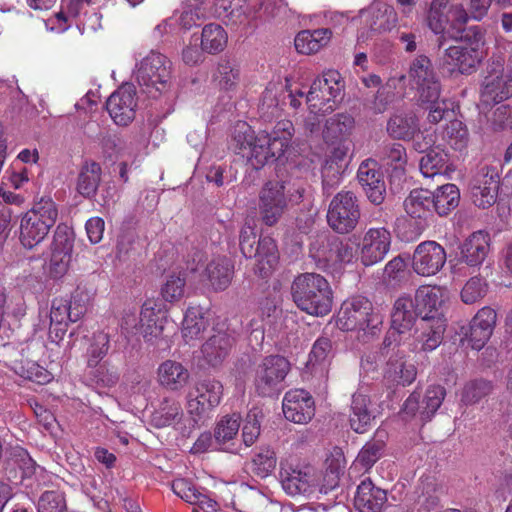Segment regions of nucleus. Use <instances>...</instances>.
Here are the masks:
<instances>
[{"label": "nucleus", "mask_w": 512, "mask_h": 512, "mask_svg": "<svg viewBox=\"0 0 512 512\" xmlns=\"http://www.w3.org/2000/svg\"><path fill=\"white\" fill-rule=\"evenodd\" d=\"M323 21L330 25L327 28L303 29L301 32H331L332 29L366 30L371 32H387L395 28L397 16L394 8L382 0L374 1L359 15L350 18L344 13L330 12L324 16H303L301 23L305 26L319 25Z\"/></svg>", "instance_id": "obj_1"}, {"label": "nucleus", "mask_w": 512, "mask_h": 512, "mask_svg": "<svg viewBox=\"0 0 512 512\" xmlns=\"http://www.w3.org/2000/svg\"><path fill=\"white\" fill-rule=\"evenodd\" d=\"M341 466L332 461L326 468L323 482L320 474L311 465L281 462L279 480L283 491L291 497L311 498L316 493L327 494L339 484Z\"/></svg>", "instance_id": "obj_2"}, {"label": "nucleus", "mask_w": 512, "mask_h": 512, "mask_svg": "<svg viewBox=\"0 0 512 512\" xmlns=\"http://www.w3.org/2000/svg\"><path fill=\"white\" fill-rule=\"evenodd\" d=\"M291 295L296 306L314 315H327L332 309V290L328 281L317 273H302L291 284Z\"/></svg>", "instance_id": "obj_3"}, {"label": "nucleus", "mask_w": 512, "mask_h": 512, "mask_svg": "<svg viewBox=\"0 0 512 512\" xmlns=\"http://www.w3.org/2000/svg\"><path fill=\"white\" fill-rule=\"evenodd\" d=\"M95 290L90 287L78 285L70 300L55 298L50 308V337L62 340L69 323L79 321L87 312L88 306L94 298Z\"/></svg>", "instance_id": "obj_4"}, {"label": "nucleus", "mask_w": 512, "mask_h": 512, "mask_svg": "<svg viewBox=\"0 0 512 512\" xmlns=\"http://www.w3.org/2000/svg\"><path fill=\"white\" fill-rule=\"evenodd\" d=\"M58 206L51 197H41L20 221V242L28 249L41 243L58 219Z\"/></svg>", "instance_id": "obj_5"}, {"label": "nucleus", "mask_w": 512, "mask_h": 512, "mask_svg": "<svg viewBox=\"0 0 512 512\" xmlns=\"http://www.w3.org/2000/svg\"><path fill=\"white\" fill-rule=\"evenodd\" d=\"M336 324L343 331H363L373 336L380 330L383 316L367 298L358 296L342 304Z\"/></svg>", "instance_id": "obj_6"}, {"label": "nucleus", "mask_w": 512, "mask_h": 512, "mask_svg": "<svg viewBox=\"0 0 512 512\" xmlns=\"http://www.w3.org/2000/svg\"><path fill=\"white\" fill-rule=\"evenodd\" d=\"M293 135L294 126L289 120L279 121L271 134L260 132L252 148L251 165L259 169L270 160L279 159L290 146Z\"/></svg>", "instance_id": "obj_7"}, {"label": "nucleus", "mask_w": 512, "mask_h": 512, "mask_svg": "<svg viewBox=\"0 0 512 512\" xmlns=\"http://www.w3.org/2000/svg\"><path fill=\"white\" fill-rule=\"evenodd\" d=\"M309 255L319 269L327 270L338 265L352 263L355 250L348 240L328 233L314 237L309 247Z\"/></svg>", "instance_id": "obj_8"}, {"label": "nucleus", "mask_w": 512, "mask_h": 512, "mask_svg": "<svg viewBox=\"0 0 512 512\" xmlns=\"http://www.w3.org/2000/svg\"><path fill=\"white\" fill-rule=\"evenodd\" d=\"M207 0H183L181 9L175 10L173 15L165 19L162 23L155 27L156 32L162 30H193L201 29V32H221L224 26L216 21H211L204 14L200 13V9L205 5Z\"/></svg>", "instance_id": "obj_9"}, {"label": "nucleus", "mask_w": 512, "mask_h": 512, "mask_svg": "<svg viewBox=\"0 0 512 512\" xmlns=\"http://www.w3.org/2000/svg\"><path fill=\"white\" fill-rule=\"evenodd\" d=\"M170 77V62L163 54L155 51L142 59L136 71L139 85L152 98L167 89Z\"/></svg>", "instance_id": "obj_10"}, {"label": "nucleus", "mask_w": 512, "mask_h": 512, "mask_svg": "<svg viewBox=\"0 0 512 512\" xmlns=\"http://www.w3.org/2000/svg\"><path fill=\"white\" fill-rule=\"evenodd\" d=\"M343 82L337 70H327L321 77L316 78L306 95V103L311 113L333 111L338 97L343 90Z\"/></svg>", "instance_id": "obj_11"}, {"label": "nucleus", "mask_w": 512, "mask_h": 512, "mask_svg": "<svg viewBox=\"0 0 512 512\" xmlns=\"http://www.w3.org/2000/svg\"><path fill=\"white\" fill-rule=\"evenodd\" d=\"M360 219V208L355 194L341 191L331 200L327 211V223L338 234L352 232Z\"/></svg>", "instance_id": "obj_12"}, {"label": "nucleus", "mask_w": 512, "mask_h": 512, "mask_svg": "<svg viewBox=\"0 0 512 512\" xmlns=\"http://www.w3.org/2000/svg\"><path fill=\"white\" fill-rule=\"evenodd\" d=\"M483 34H466L453 38L454 44L446 48V55L462 74L471 73L486 56Z\"/></svg>", "instance_id": "obj_13"}, {"label": "nucleus", "mask_w": 512, "mask_h": 512, "mask_svg": "<svg viewBox=\"0 0 512 512\" xmlns=\"http://www.w3.org/2000/svg\"><path fill=\"white\" fill-rule=\"evenodd\" d=\"M290 370L289 361L280 355H271L258 365L255 375V389L261 396H272L280 389Z\"/></svg>", "instance_id": "obj_14"}, {"label": "nucleus", "mask_w": 512, "mask_h": 512, "mask_svg": "<svg viewBox=\"0 0 512 512\" xmlns=\"http://www.w3.org/2000/svg\"><path fill=\"white\" fill-rule=\"evenodd\" d=\"M485 102H502L512 97V74L504 71L502 58L493 59L487 66V74L481 87Z\"/></svg>", "instance_id": "obj_15"}, {"label": "nucleus", "mask_w": 512, "mask_h": 512, "mask_svg": "<svg viewBox=\"0 0 512 512\" xmlns=\"http://www.w3.org/2000/svg\"><path fill=\"white\" fill-rule=\"evenodd\" d=\"M409 78L417 90L419 101H432L439 98L441 84L428 57L422 55L412 61Z\"/></svg>", "instance_id": "obj_16"}, {"label": "nucleus", "mask_w": 512, "mask_h": 512, "mask_svg": "<svg viewBox=\"0 0 512 512\" xmlns=\"http://www.w3.org/2000/svg\"><path fill=\"white\" fill-rule=\"evenodd\" d=\"M446 390L441 385H431L420 400V395L413 392L404 402L401 410L404 418L418 416L420 421L426 423L432 419L443 403Z\"/></svg>", "instance_id": "obj_17"}, {"label": "nucleus", "mask_w": 512, "mask_h": 512, "mask_svg": "<svg viewBox=\"0 0 512 512\" xmlns=\"http://www.w3.org/2000/svg\"><path fill=\"white\" fill-rule=\"evenodd\" d=\"M418 316V309L409 295L397 298L391 313V328L383 341L385 348L398 345L400 335L412 328Z\"/></svg>", "instance_id": "obj_18"}, {"label": "nucleus", "mask_w": 512, "mask_h": 512, "mask_svg": "<svg viewBox=\"0 0 512 512\" xmlns=\"http://www.w3.org/2000/svg\"><path fill=\"white\" fill-rule=\"evenodd\" d=\"M448 0H433L428 13V26L432 32H445L447 24L456 32H464V25L469 20L466 10L461 5H452L447 9Z\"/></svg>", "instance_id": "obj_19"}, {"label": "nucleus", "mask_w": 512, "mask_h": 512, "mask_svg": "<svg viewBox=\"0 0 512 512\" xmlns=\"http://www.w3.org/2000/svg\"><path fill=\"white\" fill-rule=\"evenodd\" d=\"M222 384L214 379L198 381L187 395V411L193 417H201L221 400Z\"/></svg>", "instance_id": "obj_20"}, {"label": "nucleus", "mask_w": 512, "mask_h": 512, "mask_svg": "<svg viewBox=\"0 0 512 512\" xmlns=\"http://www.w3.org/2000/svg\"><path fill=\"white\" fill-rule=\"evenodd\" d=\"M259 198V213L262 221L268 226L276 224L287 206L283 183L267 182Z\"/></svg>", "instance_id": "obj_21"}, {"label": "nucleus", "mask_w": 512, "mask_h": 512, "mask_svg": "<svg viewBox=\"0 0 512 512\" xmlns=\"http://www.w3.org/2000/svg\"><path fill=\"white\" fill-rule=\"evenodd\" d=\"M445 249L435 241L417 245L412 258V268L421 276L436 275L446 263Z\"/></svg>", "instance_id": "obj_22"}, {"label": "nucleus", "mask_w": 512, "mask_h": 512, "mask_svg": "<svg viewBox=\"0 0 512 512\" xmlns=\"http://www.w3.org/2000/svg\"><path fill=\"white\" fill-rule=\"evenodd\" d=\"M136 90L132 84L120 86L106 101V109L117 125L126 126L135 118Z\"/></svg>", "instance_id": "obj_23"}, {"label": "nucleus", "mask_w": 512, "mask_h": 512, "mask_svg": "<svg viewBox=\"0 0 512 512\" xmlns=\"http://www.w3.org/2000/svg\"><path fill=\"white\" fill-rule=\"evenodd\" d=\"M392 236L384 227L370 228L364 234L360 247V260L364 266L381 262L391 247Z\"/></svg>", "instance_id": "obj_24"}, {"label": "nucleus", "mask_w": 512, "mask_h": 512, "mask_svg": "<svg viewBox=\"0 0 512 512\" xmlns=\"http://www.w3.org/2000/svg\"><path fill=\"white\" fill-rule=\"evenodd\" d=\"M499 190V174L494 167H482L473 179L471 196L479 208L492 206L497 199Z\"/></svg>", "instance_id": "obj_25"}, {"label": "nucleus", "mask_w": 512, "mask_h": 512, "mask_svg": "<svg viewBox=\"0 0 512 512\" xmlns=\"http://www.w3.org/2000/svg\"><path fill=\"white\" fill-rule=\"evenodd\" d=\"M282 406L285 418L297 424L309 422L315 414L314 400L310 393L303 389L286 392Z\"/></svg>", "instance_id": "obj_26"}, {"label": "nucleus", "mask_w": 512, "mask_h": 512, "mask_svg": "<svg viewBox=\"0 0 512 512\" xmlns=\"http://www.w3.org/2000/svg\"><path fill=\"white\" fill-rule=\"evenodd\" d=\"M357 178L370 202L380 205L385 199L386 185L377 162L372 159L364 160L358 168Z\"/></svg>", "instance_id": "obj_27"}, {"label": "nucleus", "mask_w": 512, "mask_h": 512, "mask_svg": "<svg viewBox=\"0 0 512 512\" xmlns=\"http://www.w3.org/2000/svg\"><path fill=\"white\" fill-rule=\"evenodd\" d=\"M497 314L490 307H483L473 317L465 340L468 346L474 350H480L490 339L496 324Z\"/></svg>", "instance_id": "obj_28"}, {"label": "nucleus", "mask_w": 512, "mask_h": 512, "mask_svg": "<svg viewBox=\"0 0 512 512\" xmlns=\"http://www.w3.org/2000/svg\"><path fill=\"white\" fill-rule=\"evenodd\" d=\"M333 145L334 147L322 167V186L327 194H330L331 190L339 184L344 161L350 150L347 141H337Z\"/></svg>", "instance_id": "obj_29"}, {"label": "nucleus", "mask_w": 512, "mask_h": 512, "mask_svg": "<svg viewBox=\"0 0 512 512\" xmlns=\"http://www.w3.org/2000/svg\"><path fill=\"white\" fill-rule=\"evenodd\" d=\"M446 321L442 315L425 314L417 324L416 339L424 351H433L443 340Z\"/></svg>", "instance_id": "obj_30"}, {"label": "nucleus", "mask_w": 512, "mask_h": 512, "mask_svg": "<svg viewBox=\"0 0 512 512\" xmlns=\"http://www.w3.org/2000/svg\"><path fill=\"white\" fill-rule=\"evenodd\" d=\"M490 242L488 232H473L460 246V260L470 267L482 265L490 252Z\"/></svg>", "instance_id": "obj_31"}, {"label": "nucleus", "mask_w": 512, "mask_h": 512, "mask_svg": "<svg viewBox=\"0 0 512 512\" xmlns=\"http://www.w3.org/2000/svg\"><path fill=\"white\" fill-rule=\"evenodd\" d=\"M386 501V491L376 487L370 479H365L357 487L354 507L359 512H381Z\"/></svg>", "instance_id": "obj_32"}, {"label": "nucleus", "mask_w": 512, "mask_h": 512, "mask_svg": "<svg viewBox=\"0 0 512 512\" xmlns=\"http://www.w3.org/2000/svg\"><path fill=\"white\" fill-rule=\"evenodd\" d=\"M190 378L188 369L175 360H165L157 369L159 384L169 391H179L186 386Z\"/></svg>", "instance_id": "obj_33"}, {"label": "nucleus", "mask_w": 512, "mask_h": 512, "mask_svg": "<svg viewBox=\"0 0 512 512\" xmlns=\"http://www.w3.org/2000/svg\"><path fill=\"white\" fill-rule=\"evenodd\" d=\"M157 304L154 300H146L141 308V330L140 333L145 341L157 344L164 338V319L156 312Z\"/></svg>", "instance_id": "obj_34"}, {"label": "nucleus", "mask_w": 512, "mask_h": 512, "mask_svg": "<svg viewBox=\"0 0 512 512\" xmlns=\"http://www.w3.org/2000/svg\"><path fill=\"white\" fill-rule=\"evenodd\" d=\"M234 266L227 257H216L206 266L204 277L215 291H223L231 284Z\"/></svg>", "instance_id": "obj_35"}, {"label": "nucleus", "mask_w": 512, "mask_h": 512, "mask_svg": "<svg viewBox=\"0 0 512 512\" xmlns=\"http://www.w3.org/2000/svg\"><path fill=\"white\" fill-rule=\"evenodd\" d=\"M83 378L93 388H110L117 384L119 374L107 362H87Z\"/></svg>", "instance_id": "obj_36"}, {"label": "nucleus", "mask_w": 512, "mask_h": 512, "mask_svg": "<svg viewBox=\"0 0 512 512\" xmlns=\"http://www.w3.org/2000/svg\"><path fill=\"white\" fill-rule=\"evenodd\" d=\"M234 339L227 332H217L202 345V356L208 365L217 366L228 356Z\"/></svg>", "instance_id": "obj_37"}, {"label": "nucleus", "mask_w": 512, "mask_h": 512, "mask_svg": "<svg viewBox=\"0 0 512 512\" xmlns=\"http://www.w3.org/2000/svg\"><path fill=\"white\" fill-rule=\"evenodd\" d=\"M419 169L426 178L442 176L453 170V168H451L449 154L440 146L429 149L428 152L421 157Z\"/></svg>", "instance_id": "obj_38"}, {"label": "nucleus", "mask_w": 512, "mask_h": 512, "mask_svg": "<svg viewBox=\"0 0 512 512\" xmlns=\"http://www.w3.org/2000/svg\"><path fill=\"white\" fill-rule=\"evenodd\" d=\"M416 367L404 359L403 353L390 356L384 369V377L395 384L410 385L416 378Z\"/></svg>", "instance_id": "obj_39"}, {"label": "nucleus", "mask_w": 512, "mask_h": 512, "mask_svg": "<svg viewBox=\"0 0 512 512\" xmlns=\"http://www.w3.org/2000/svg\"><path fill=\"white\" fill-rule=\"evenodd\" d=\"M378 156L382 164L391 170L393 177H401L405 174L408 157L402 144L395 142L383 144Z\"/></svg>", "instance_id": "obj_40"}, {"label": "nucleus", "mask_w": 512, "mask_h": 512, "mask_svg": "<svg viewBox=\"0 0 512 512\" xmlns=\"http://www.w3.org/2000/svg\"><path fill=\"white\" fill-rule=\"evenodd\" d=\"M370 404V399L366 395L359 392L353 394L349 421L356 433L366 432L374 419Z\"/></svg>", "instance_id": "obj_41"}, {"label": "nucleus", "mask_w": 512, "mask_h": 512, "mask_svg": "<svg viewBox=\"0 0 512 512\" xmlns=\"http://www.w3.org/2000/svg\"><path fill=\"white\" fill-rule=\"evenodd\" d=\"M418 131V120L412 112L395 113L387 122V132L394 139L411 140Z\"/></svg>", "instance_id": "obj_42"}, {"label": "nucleus", "mask_w": 512, "mask_h": 512, "mask_svg": "<svg viewBox=\"0 0 512 512\" xmlns=\"http://www.w3.org/2000/svg\"><path fill=\"white\" fill-rule=\"evenodd\" d=\"M256 273L262 277L268 276L278 263L277 246L273 239L264 237L258 240L255 247Z\"/></svg>", "instance_id": "obj_43"}, {"label": "nucleus", "mask_w": 512, "mask_h": 512, "mask_svg": "<svg viewBox=\"0 0 512 512\" xmlns=\"http://www.w3.org/2000/svg\"><path fill=\"white\" fill-rule=\"evenodd\" d=\"M355 125L354 118L349 114H336L326 120L323 137L326 142L347 141Z\"/></svg>", "instance_id": "obj_44"}, {"label": "nucleus", "mask_w": 512, "mask_h": 512, "mask_svg": "<svg viewBox=\"0 0 512 512\" xmlns=\"http://www.w3.org/2000/svg\"><path fill=\"white\" fill-rule=\"evenodd\" d=\"M208 326L206 312L201 307H189L182 323V336L185 342L198 339Z\"/></svg>", "instance_id": "obj_45"}, {"label": "nucleus", "mask_w": 512, "mask_h": 512, "mask_svg": "<svg viewBox=\"0 0 512 512\" xmlns=\"http://www.w3.org/2000/svg\"><path fill=\"white\" fill-rule=\"evenodd\" d=\"M241 417L238 414L226 415L222 417L214 428L215 441L225 450L235 451L233 448L234 440L238 435Z\"/></svg>", "instance_id": "obj_46"}, {"label": "nucleus", "mask_w": 512, "mask_h": 512, "mask_svg": "<svg viewBox=\"0 0 512 512\" xmlns=\"http://www.w3.org/2000/svg\"><path fill=\"white\" fill-rule=\"evenodd\" d=\"M256 138L257 135H255L251 126L246 122L239 121L233 127L230 147L235 153L247 157L250 161Z\"/></svg>", "instance_id": "obj_47"}, {"label": "nucleus", "mask_w": 512, "mask_h": 512, "mask_svg": "<svg viewBox=\"0 0 512 512\" xmlns=\"http://www.w3.org/2000/svg\"><path fill=\"white\" fill-rule=\"evenodd\" d=\"M183 411L178 401L172 398H164L159 407L151 415V424L156 428H164L182 419Z\"/></svg>", "instance_id": "obj_48"}, {"label": "nucleus", "mask_w": 512, "mask_h": 512, "mask_svg": "<svg viewBox=\"0 0 512 512\" xmlns=\"http://www.w3.org/2000/svg\"><path fill=\"white\" fill-rule=\"evenodd\" d=\"M101 180V166L95 161H86L78 175L77 191L86 198L93 197Z\"/></svg>", "instance_id": "obj_49"}, {"label": "nucleus", "mask_w": 512, "mask_h": 512, "mask_svg": "<svg viewBox=\"0 0 512 512\" xmlns=\"http://www.w3.org/2000/svg\"><path fill=\"white\" fill-rule=\"evenodd\" d=\"M414 302L420 314V318L425 314L442 315L438 311L442 304V292L438 287H419L416 290Z\"/></svg>", "instance_id": "obj_50"}, {"label": "nucleus", "mask_w": 512, "mask_h": 512, "mask_svg": "<svg viewBox=\"0 0 512 512\" xmlns=\"http://www.w3.org/2000/svg\"><path fill=\"white\" fill-rule=\"evenodd\" d=\"M432 192L426 189H414L404 200V209L412 218L426 217L432 208Z\"/></svg>", "instance_id": "obj_51"}, {"label": "nucleus", "mask_w": 512, "mask_h": 512, "mask_svg": "<svg viewBox=\"0 0 512 512\" xmlns=\"http://www.w3.org/2000/svg\"><path fill=\"white\" fill-rule=\"evenodd\" d=\"M432 208L440 216L448 215L455 209L460 200V192L455 184H445L432 193Z\"/></svg>", "instance_id": "obj_52"}, {"label": "nucleus", "mask_w": 512, "mask_h": 512, "mask_svg": "<svg viewBox=\"0 0 512 512\" xmlns=\"http://www.w3.org/2000/svg\"><path fill=\"white\" fill-rule=\"evenodd\" d=\"M240 80V70L233 62L222 59L212 74V81L220 90L233 91Z\"/></svg>", "instance_id": "obj_53"}, {"label": "nucleus", "mask_w": 512, "mask_h": 512, "mask_svg": "<svg viewBox=\"0 0 512 512\" xmlns=\"http://www.w3.org/2000/svg\"><path fill=\"white\" fill-rule=\"evenodd\" d=\"M245 0H216L214 14L220 24L228 27L242 21L245 14Z\"/></svg>", "instance_id": "obj_54"}, {"label": "nucleus", "mask_w": 512, "mask_h": 512, "mask_svg": "<svg viewBox=\"0 0 512 512\" xmlns=\"http://www.w3.org/2000/svg\"><path fill=\"white\" fill-rule=\"evenodd\" d=\"M334 357V349L332 341L328 337H319L313 344L309 353L308 366L314 371L319 367L321 372L326 371L332 358Z\"/></svg>", "instance_id": "obj_55"}, {"label": "nucleus", "mask_w": 512, "mask_h": 512, "mask_svg": "<svg viewBox=\"0 0 512 512\" xmlns=\"http://www.w3.org/2000/svg\"><path fill=\"white\" fill-rule=\"evenodd\" d=\"M385 444L381 440L368 441L359 451L350 470L363 469L369 471L373 465L382 457Z\"/></svg>", "instance_id": "obj_56"}, {"label": "nucleus", "mask_w": 512, "mask_h": 512, "mask_svg": "<svg viewBox=\"0 0 512 512\" xmlns=\"http://www.w3.org/2000/svg\"><path fill=\"white\" fill-rule=\"evenodd\" d=\"M493 391V385L490 381L484 379H475L469 381L463 387L461 393V402L465 405H475L482 399L489 396Z\"/></svg>", "instance_id": "obj_57"}, {"label": "nucleus", "mask_w": 512, "mask_h": 512, "mask_svg": "<svg viewBox=\"0 0 512 512\" xmlns=\"http://www.w3.org/2000/svg\"><path fill=\"white\" fill-rule=\"evenodd\" d=\"M329 42V34H296L294 46L298 53L310 55L320 51Z\"/></svg>", "instance_id": "obj_58"}, {"label": "nucleus", "mask_w": 512, "mask_h": 512, "mask_svg": "<svg viewBox=\"0 0 512 512\" xmlns=\"http://www.w3.org/2000/svg\"><path fill=\"white\" fill-rule=\"evenodd\" d=\"M186 279L179 273H172L166 276L161 285L160 294L167 302L179 301L185 292Z\"/></svg>", "instance_id": "obj_59"}, {"label": "nucleus", "mask_w": 512, "mask_h": 512, "mask_svg": "<svg viewBox=\"0 0 512 512\" xmlns=\"http://www.w3.org/2000/svg\"><path fill=\"white\" fill-rule=\"evenodd\" d=\"M443 139L453 149L462 150L468 143V130L461 121H450L443 132Z\"/></svg>", "instance_id": "obj_60"}, {"label": "nucleus", "mask_w": 512, "mask_h": 512, "mask_svg": "<svg viewBox=\"0 0 512 512\" xmlns=\"http://www.w3.org/2000/svg\"><path fill=\"white\" fill-rule=\"evenodd\" d=\"M263 413L259 408H252L246 415L242 428V438L246 447L251 446L260 435V425Z\"/></svg>", "instance_id": "obj_61"}, {"label": "nucleus", "mask_w": 512, "mask_h": 512, "mask_svg": "<svg viewBox=\"0 0 512 512\" xmlns=\"http://www.w3.org/2000/svg\"><path fill=\"white\" fill-rule=\"evenodd\" d=\"M110 349V336L108 333L99 331L94 333L89 347L86 351L87 362H100L107 355Z\"/></svg>", "instance_id": "obj_62"}, {"label": "nucleus", "mask_w": 512, "mask_h": 512, "mask_svg": "<svg viewBox=\"0 0 512 512\" xmlns=\"http://www.w3.org/2000/svg\"><path fill=\"white\" fill-rule=\"evenodd\" d=\"M276 456L272 449H261L252 459V471L259 477L268 476L276 467Z\"/></svg>", "instance_id": "obj_63"}, {"label": "nucleus", "mask_w": 512, "mask_h": 512, "mask_svg": "<svg viewBox=\"0 0 512 512\" xmlns=\"http://www.w3.org/2000/svg\"><path fill=\"white\" fill-rule=\"evenodd\" d=\"M74 232L66 224H58L53 235L51 251L72 254L74 245Z\"/></svg>", "instance_id": "obj_64"}]
</instances>
